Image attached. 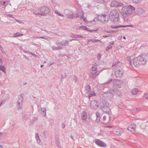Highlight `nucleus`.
<instances>
[{"label":"nucleus","mask_w":148,"mask_h":148,"mask_svg":"<svg viewBox=\"0 0 148 148\" xmlns=\"http://www.w3.org/2000/svg\"><path fill=\"white\" fill-rule=\"evenodd\" d=\"M135 10V8L130 5L123 7L122 10L124 20L126 21H130L131 19L130 16L133 14V12Z\"/></svg>","instance_id":"1"},{"label":"nucleus","mask_w":148,"mask_h":148,"mask_svg":"<svg viewBox=\"0 0 148 148\" xmlns=\"http://www.w3.org/2000/svg\"><path fill=\"white\" fill-rule=\"evenodd\" d=\"M111 18V20L113 22L116 23L119 22V13L118 11L116 10H113L111 11L109 14Z\"/></svg>","instance_id":"2"},{"label":"nucleus","mask_w":148,"mask_h":148,"mask_svg":"<svg viewBox=\"0 0 148 148\" xmlns=\"http://www.w3.org/2000/svg\"><path fill=\"white\" fill-rule=\"evenodd\" d=\"M40 15L41 16H46L50 13L51 10L47 6H44L39 8Z\"/></svg>","instance_id":"3"},{"label":"nucleus","mask_w":148,"mask_h":148,"mask_svg":"<svg viewBox=\"0 0 148 148\" xmlns=\"http://www.w3.org/2000/svg\"><path fill=\"white\" fill-rule=\"evenodd\" d=\"M114 90H108L107 92H103L102 94V97L105 99H112L114 97Z\"/></svg>","instance_id":"4"},{"label":"nucleus","mask_w":148,"mask_h":148,"mask_svg":"<svg viewBox=\"0 0 148 148\" xmlns=\"http://www.w3.org/2000/svg\"><path fill=\"white\" fill-rule=\"evenodd\" d=\"M82 121L89 125L90 124V117L88 114H87V112L85 111H83L82 114Z\"/></svg>","instance_id":"5"},{"label":"nucleus","mask_w":148,"mask_h":148,"mask_svg":"<svg viewBox=\"0 0 148 148\" xmlns=\"http://www.w3.org/2000/svg\"><path fill=\"white\" fill-rule=\"evenodd\" d=\"M123 69L120 66L117 65L114 70L115 76L116 77H121L123 76Z\"/></svg>","instance_id":"6"},{"label":"nucleus","mask_w":148,"mask_h":148,"mask_svg":"<svg viewBox=\"0 0 148 148\" xmlns=\"http://www.w3.org/2000/svg\"><path fill=\"white\" fill-rule=\"evenodd\" d=\"M110 16L109 15L104 14H100L98 16V20L101 22H107L110 19Z\"/></svg>","instance_id":"7"},{"label":"nucleus","mask_w":148,"mask_h":148,"mask_svg":"<svg viewBox=\"0 0 148 148\" xmlns=\"http://www.w3.org/2000/svg\"><path fill=\"white\" fill-rule=\"evenodd\" d=\"M137 57L141 65H144L146 64L147 62V56L145 54L140 55Z\"/></svg>","instance_id":"8"},{"label":"nucleus","mask_w":148,"mask_h":148,"mask_svg":"<svg viewBox=\"0 0 148 148\" xmlns=\"http://www.w3.org/2000/svg\"><path fill=\"white\" fill-rule=\"evenodd\" d=\"M23 94H21L18 97L17 99V106L18 108L21 109L22 107L23 102Z\"/></svg>","instance_id":"9"},{"label":"nucleus","mask_w":148,"mask_h":148,"mask_svg":"<svg viewBox=\"0 0 148 148\" xmlns=\"http://www.w3.org/2000/svg\"><path fill=\"white\" fill-rule=\"evenodd\" d=\"M90 106L91 108L94 109H97L99 106L97 101L95 100L92 101L90 102Z\"/></svg>","instance_id":"10"},{"label":"nucleus","mask_w":148,"mask_h":148,"mask_svg":"<svg viewBox=\"0 0 148 148\" xmlns=\"http://www.w3.org/2000/svg\"><path fill=\"white\" fill-rule=\"evenodd\" d=\"M112 84L114 87L115 88L121 87V81L118 79L114 80L112 82Z\"/></svg>","instance_id":"11"},{"label":"nucleus","mask_w":148,"mask_h":148,"mask_svg":"<svg viewBox=\"0 0 148 148\" xmlns=\"http://www.w3.org/2000/svg\"><path fill=\"white\" fill-rule=\"evenodd\" d=\"M109 106L105 107L101 106L100 108L105 113H107L109 115H110L111 114V112L110 108H109Z\"/></svg>","instance_id":"12"},{"label":"nucleus","mask_w":148,"mask_h":148,"mask_svg":"<svg viewBox=\"0 0 148 148\" xmlns=\"http://www.w3.org/2000/svg\"><path fill=\"white\" fill-rule=\"evenodd\" d=\"M123 4L121 3H119L116 1H112L110 5L111 7H118L122 6Z\"/></svg>","instance_id":"13"},{"label":"nucleus","mask_w":148,"mask_h":148,"mask_svg":"<svg viewBox=\"0 0 148 148\" xmlns=\"http://www.w3.org/2000/svg\"><path fill=\"white\" fill-rule=\"evenodd\" d=\"M95 143L101 147H106V145L102 141L99 140H96L95 141Z\"/></svg>","instance_id":"14"},{"label":"nucleus","mask_w":148,"mask_h":148,"mask_svg":"<svg viewBox=\"0 0 148 148\" xmlns=\"http://www.w3.org/2000/svg\"><path fill=\"white\" fill-rule=\"evenodd\" d=\"M133 64L135 67H138L140 65H141L138 60V57H137L134 58L133 60Z\"/></svg>","instance_id":"15"},{"label":"nucleus","mask_w":148,"mask_h":148,"mask_svg":"<svg viewBox=\"0 0 148 148\" xmlns=\"http://www.w3.org/2000/svg\"><path fill=\"white\" fill-rule=\"evenodd\" d=\"M136 128V125L133 123L128 126L127 130L130 131H132L135 130Z\"/></svg>","instance_id":"16"},{"label":"nucleus","mask_w":148,"mask_h":148,"mask_svg":"<svg viewBox=\"0 0 148 148\" xmlns=\"http://www.w3.org/2000/svg\"><path fill=\"white\" fill-rule=\"evenodd\" d=\"M84 16V14L83 12L81 10H77L76 12V18H82V16Z\"/></svg>","instance_id":"17"},{"label":"nucleus","mask_w":148,"mask_h":148,"mask_svg":"<svg viewBox=\"0 0 148 148\" xmlns=\"http://www.w3.org/2000/svg\"><path fill=\"white\" fill-rule=\"evenodd\" d=\"M99 71H92L90 73V77L94 79L96 78V76L98 75L99 74Z\"/></svg>","instance_id":"18"},{"label":"nucleus","mask_w":148,"mask_h":148,"mask_svg":"<svg viewBox=\"0 0 148 148\" xmlns=\"http://www.w3.org/2000/svg\"><path fill=\"white\" fill-rule=\"evenodd\" d=\"M79 29L84 30H86L88 31H90L91 32H92V31H97V29H91V30H89L88 28H87L86 26L80 27H79Z\"/></svg>","instance_id":"19"},{"label":"nucleus","mask_w":148,"mask_h":148,"mask_svg":"<svg viewBox=\"0 0 148 148\" xmlns=\"http://www.w3.org/2000/svg\"><path fill=\"white\" fill-rule=\"evenodd\" d=\"M109 106V103L106 100H104L102 101L101 102V106L106 107Z\"/></svg>","instance_id":"20"},{"label":"nucleus","mask_w":148,"mask_h":148,"mask_svg":"<svg viewBox=\"0 0 148 148\" xmlns=\"http://www.w3.org/2000/svg\"><path fill=\"white\" fill-rule=\"evenodd\" d=\"M60 44L62 46H68L69 45V42L67 40H63L60 42Z\"/></svg>","instance_id":"21"},{"label":"nucleus","mask_w":148,"mask_h":148,"mask_svg":"<svg viewBox=\"0 0 148 148\" xmlns=\"http://www.w3.org/2000/svg\"><path fill=\"white\" fill-rule=\"evenodd\" d=\"M97 64H95L92 65L91 69L92 71H97Z\"/></svg>","instance_id":"22"},{"label":"nucleus","mask_w":148,"mask_h":148,"mask_svg":"<svg viewBox=\"0 0 148 148\" xmlns=\"http://www.w3.org/2000/svg\"><path fill=\"white\" fill-rule=\"evenodd\" d=\"M91 87L89 85H88L85 87V92L87 93H89L91 91Z\"/></svg>","instance_id":"23"},{"label":"nucleus","mask_w":148,"mask_h":148,"mask_svg":"<svg viewBox=\"0 0 148 148\" xmlns=\"http://www.w3.org/2000/svg\"><path fill=\"white\" fill-rule=\"evenodd\" d=\"M111 118V116H109V121H108V120L107 121L106 120V116H104L103 118V123L104 124H106V123H108L109 122V121H110Z\"/></svg>","instance_id":"24"},{"label":"nucleus","mask_w":148,"mask_h":148,"mask_svg":"<svg viewBox=\"0 0 148 148\" xmlns=\"http://www.w3.org/2000/svg\"><path fill=\"white\" fill-rule=\"evenodd\" d=\"M88 42H92L93 43H95V42H101V41H100V40H98L97 39H88Z\"/></svg>","instance_id":"25"},{"label":"nucleus","mask_w":148,"mask_h":148,"mask_svg":"<svg viewBox=\"0 0 148 148\" xmlns=\"http://www.w3.org/2000/svg\"><path fill=\"white\" fill-rule=\"evenodd\" d=\"M96 115L97 117V119L96 120V121L97 122H99L100 120V114H99L98 112H97L96 113Z\"/></svg>","instance_id":"26"},{"label":"nucleus","mask_w":148,"mask_h":148,"mask_svg":"<svg viewBox=\"0 0 148 148\" xmlns=\"http://www.w3.org/2000/svg\"><path fill=\"white\" fill-rule=\"evenodd\" d=\"M68 14L69 17L70 18H72L75 17V16L73 14L72 11H71L69 12Z\"/></svg>","instance_id":"27"},{"label":"nucleus","mask_w":148,"mask_h":148,"mask_svg":"<svg viewBox=\"0 0 148 148\" xmlns=\"http://www.w3.org/2000/svg\"><path fill=\"white\" fill-rule=\"evenodd\" d=\"M41 114L43 116H45L46 115V110L44 108H41Z\"/></svg>","instance_id":"28"},{"label":"nucleus","mask_w":148,"mask_h":148,"mask_svg":"<svg viewBox=\"0 0 148 148\" xmlns=\"http://www.w3.org/2000/svg\"><path fill=\"white\" fill-rule=\"evenodd\" d=\"M36 38H40L42 39H45L47 40H49L50 39V37L46 36H42L40 37H36Z\"/></svg>","instance_id":"29"},{"label":"nucleus","mask_w":148,"mask_h":148,"mask_svg":"<svg viewBox=\"0 0 148 148\" xmlns=\"http://www.w3.org/2000/svg\"><path fill=\"white\" fill-rule=\"evenodd\" d=\"M0 70L2 71L5 74L6 73L5 69L3 65H0Z\"/></svg>","instance_id":"30"},{"label":"nucleus","mask_w":148,"mask_h":148,"mask_svg":"<svg viewBox=\"0 0 148 148\" xmlns=\"http://www.w3.org/2000/svg\"><path fill=\"white\" fill-rule=\"evenodd\" d=\"M35 137L37 142L38 143H39L40 142V140L38 134V133L36 134Z\"/></svg>","instance_id":"31"},{"label":"nucleus","mask_w":148,"mask_h":148,"mask_svg":"<svg viewBox=\"0 0 148 148\" xmlns=\"http://www.w3.org/2000/svg\"><path fill=\"white\" fill-rule=\"evenodd\" d=\"M114 90V93H113V95L114 94L115 95L116 94L117 95H118L119 96H120V95H121V92H120L118 90Z\"/></svg>","instance_id":"32"},{"label":"nucleus","mask_w":148,"mask_h":148,"mask_svg":"<svg viewBox=\"0 0 148 148\" xmlns=\"http://www.w3.org/2000/svg\"><path fill=\"white\" fill-rule=\"evenodd\" d=\"M96 93L94 92H92L88 95L89 98L90 99V98L92 96H95L96 95Z\"/></svg>","instance_id":"33"},{"label":"nucleus","mask_w":148,"mask_h":148,"mask_svg":"<svg viewBox=\"0 0 148 148\" xmlns=\"http://www.w3.org/2000/svg\"><path fill=\"white\" fill-rule=\"evenodd\" d=\"M52 49L54 50H58L59 49L61 50L62 49V48L61 47H52Z\"/></svg>","instance_id":"34"},{"label":"nucleus","mask_w":148,"mask_h":148,"mask_svg":"<svg viewBox=\"0 0 148 148\" xmlns=\"http://www.w3.org/2000/svg\"><path fill=\"white\" fill-rule=\"evenodd\" d=\"M138 91V89L136 88L134 89L132 91V93L133 95H136Z\"/></svg>","instance_id":"35"},{"label":"nucleus","mask_w":148,"mask_h":148,"mask_svg":"<svg viewBox=\"0 0 148 148\" xmlns=\"http://www.w3.org/2000/svg\"><path fill=\"white\" fill-rule=\"evenodd\" d=\"M32 12L35 15H40V12H38V11L36 10H33Z\"/></svg>","instance_id":"36"},{"label":"nucleus","mask_w":148,"mask_h":148,"mask_svg":"<svg viewBox=\"0 0 148 148\" xmlns=\"http://www.w3.org/2000/svg\"><path fill=\"white\" fill-rule=\"evenodd\" d=\"M119 62L117 60H116V61H114L113 62V64L112 65V67L116 65H117L119 63Z\"/></svg>","instance_id":"37"},{"label":"nucleus","mask_w":148,"mask_h":148,"mask_svg":"<svg viewBox=\"0 0 148 148\" xmlns=\"http://www.w3.org/2000/svg\"><path fill=\"white\" fill-rule=\"evenodd\" d=\"M123 25L116 26L114 27L111 26V27L113 29H117L120 27H123Z\"/></svg>","instance_id":"38"},{"label":"nucleus","mask_w":148,"mask_h":148,"mask_svg":"<svg viewBox=\"0 0 148 148\" xmlns=\"http://www.w3.org/2000/svg\"><path fill=\"white\" fill-rule=\"evenodd\" d=\"M55 12L56 14H57L59 16L62 17L64 16V15L63 14H60V13L58 12L57 10L55 11Z\"/></svg>","instance_id":"39"},{"label":"nucleus","mask_w":148,"mask_h":148,"mask_svg":"<svg viewBox=\"0 0 148 148\" xmlns=\"http://www.w3.org/2000/svg\"><path fill=\"white\" fill-rule=\"evenodd\" d=\"M19 33L18 32L15 33L13 35L14 37H19Z\"/></svg>","instance_id":"40"},{"label":"nucleus","mask_w":148,"mask_h":148,"mask_svg":"<svg viewBox=\"0 0 148 148\" xmlns=\"http://www.w3.org/2000/svg\"><path fill=\"white\" fill-rule=\"evenodd\" d=\"M141 0H133V1L134 3H138L140 2Z\"/></svg>","instance_id":"41"},{"label":"nucleus","mask_w":148,"mask_h":148,"mask_svg":"<svg viewBox=\"0 0 148 148\" xmlns=\"http://www.w3.org/2000/svg\"><path fill=\"white\" fill-rule=\"evenodd\" d=\"M112 47L111 46H108L106 48V51H108V50L111 49Z\"/></svg>","instance_id":"42"},{"label":"nucleus","mask_w":148,"mask_h":148,"mask_svg":"<svg viewBox=\"0 0 148 148\" xmlns=\"http://www.w3.org/2000/svg\"><path fill=\"white\" fill-rule=\"evenodd\" d=\"M112 81V79H110L106 83V84H109L111 83V82Z\"/></svg>","instance_id":"43"},{"label":"nucleus","mask_w":148,"mask_h":148,"mask_svg":"<svg viewBox=\"0 0 148 148\" xmlns=\"http://www.w3.org/2000/svg\"><path fill=\"white\" fill-rule=\"evenodd\" d=\"M124 27H133L134 26L132 25H123Z\"/></svg>","instance_id":"44"},{"label":"nucleus","mask_w":148,"mask_h":148,"mask_svg":"<svg viewBox=\"0 0 148 148\" xmlns=\"http://www.w3.org/2000/svg\"><path fill=\"white\" fill-rule=\"evenodd\" d=\"M29 53L31 54L32 56H34V57H35L36 58V57H37V56L36 55V54H35L34 53H33L31 52H29Z\"/></svg>","instance_id":"45"},{"label":"nucleus","mask_w":148,"mask_h":148,"mask_svg":"<svg viewBox=\"0 0 148 148\" xmlns=\"http://www.w3.org/2000/svg\"><path fill=\"white\" fill-rule=\"evenodd\" d=\"M82 18H80L81 19H82L85 22L86 21V18H84V16H82Z\"/></svg>","instance_id":"46"},{"label":"nucleus","mask_w":148,"mask_h":148,"mask_svg":"<svg viewBox=\"0 0 148 148\" xmlns=\"http://www.w3.org/2000/svg\"><path fill=\"white\" fill-rule=\"evenodd\" d=\"M33 122L34 123L35 121L37 120V118L36 117H33Z\"/></svg>","instance_id":"47"},{"label":"nucleus","mask_w":148,"mask_h":148,"mask_svg":"<svg viewBox=\"0 0 148 148\" xmlns=\"http://www.w3.org/2000/svg\"><path fill=\"white\" fill-rule=\"evenodd\" d=\"M139 11H140L141 12H140L141 13H143L144 12V10L142 8L140 9H139Z\"/></svg>","instance_id":"48"},{"label":"nucleus","mask_w":148,"mask_h":148,"mask_svg":"<svg viewBox=\"0 0 148 148\" xmlns=\"http://www.w3.org/2000/svg\"><path fill=\"white\" fill-rule=\"evenodd\" d=\"M101 57V55L100 54H98V56H97V58L99 60L100 58Z\"/></svg>","instance_id":"49"},{"label":"nucleus","mask_w":148,"mask_h":148,"mask_svg":"<svg viewBox=\"0 0 148 148\" xmlns=\"http://www.w3.org/2000/svg\"><path fill=\"white\" fill-rule=\"evenodd\" d=\"M114 41H112V42H110V46H111V45H113L114 44Z\"/></svg>","instance_id":"50"},{"label":"nucleus","mask_w":148,"mask_h":148,"mask_svg":"<svg viewBox=\"0 0 148 148\" xmlns=\"http://www.w3.org/2000/svg\"><path fill=\"white\" fill-rule=\"evenodd\" d=\"M98 18H97L95 17L93 21H95V23H96V21H97Z\"/></svg>","instance_id":"51"},{"label":"nucleus","mask_w":148,"mask_h":148,"mask_svg":"<svg viewBox=\"0 0 148 148\" xmlns=\"http://www.w3.org/2000/svg\"><path fill=\"white\" fill-rule=\"evenodd\" d=\"M65 127V125L64 123H62V127L63 128H64Z\"/></svg>","instance_id":"52"},{"label":"nucleus","mask_w":148,"mask_h":148,"mask_svg":"<svg viewBox=\"0 0 148 148\" xmlns=\"http://www.w3.org/2000/svg\"><path fill=\"white\" fill-rule=\"evenodd\" d=\"M77 36L78 38H83V37L82 36L80 35H77Z\"/></svg>","instance_id":"53"},{"label":"nucleus","mask_w":148,"mask_h":148,"mask_svg":"<svg viewBox=\"0 0 148 148\" xmlns=\"http://www.w3.org/2000/svg\"><path fill=\"white\" fill-rule=\"evenodd\" d=\"M3 62L2 60L0 58V64H2Z\"/></svg>","instance_id":"54"},{"label":"nucleus","mask_w":148,"mask_h":148,"mask_svg":"<svg viewBox=\"0 0 148 148\" xmlns=\"http://www.w3.org/2000/svg\"><path fill=\"white\" fill-rule=\"evenodd\" d=\"M147 95H148V94L147 92H145L144 94L143 97H145V96Z\"/></svg>","instance_id":"55"},{"label":"nucleus","mask_w":148,"mask_h":148,"mask_svg":"<svg viewBox=\"0 0 148 148\" xmlns=\"http://www.w3.org/2000/svg\"><path fill=\"white\" fill-rule=\"evenodd\" d=\"M71 138L73 140V141H74L75 140H74V138H73V136H72V135H71Z\"/></svg>","instance_id":"56"},{"label":"nucleus","mask_w":148,"mask_h":148,"mask_svg":"<svg viewBox=\"0 0 148 148\" xmlns=\"http://www.w3.org/2000/svg\"><path fill=\"white\" fill-rule=\"evenodd\" d=\"M139 109V108H137L134 109V111H136Z\"/></svg>","instance_id":"57"},{"label":"nucleus","mask_w":148,"mask_h":148,"mask_svg":"<svg viewBox=\"0 0 148 148\" xmlns=\"http://www.w3.org/2000/svg\"><path fill=\"white\" fill-rule=\"evenodd\" d=\"M2 76V73L1 71H0V77L1 76Z\"/></svg>","instance_id":"58"},{"label":"nucleus","mask_w":148,"mask_h":148,"mask_svg":"<svg viewBox=\"0 0 148 148\" xmlns=\"http://www.w3.org/2000/svg\"><path fill=\"white\" fill-rule=\"evenodd\" d=\"M19 36H23V34H20L19 33Z\"/></svg>","instance_id":"59"},{"label":"nucleus","mask_w":148,"mask_h":148,"mask_svg":"<svg viewBox=\"0 0 148 148\" xmlns=\"http://www.w3.org/2000/svg\"><path fill=\"white\" fill-rule=\"evenodd\" d=\"M76 40L75 39H72L70 40V41H72V40Z\"/></svg>","instance_id":"60"},{"label":"nucleus","mask_w":148,"mask_h":148,"mask_svg":"<svg viewBox=\"0 0 148 148\" xmlns=\"http://www.w3.org/2000/svg\"><path fill=\"white\" fill-rule=\"evenodd\" d=\"M74 80H75V81H77L76 78V77H75L74 78Z\"/></svg>","instance_id":"61"},{"label":"nucleus","mask_w":148,"mask_h":148,"mask_svg":"<svg viewBox=\"0 0 148 148\" xmlns=\"http://www.w3.org/2000/svg\"><path fill=\"white\" fill-rule=\"evenodd\" d=\"M9 16L11 18H12V15H10Z\"/></svg>","instance_id":"62"},{"label":"nucleus","mask_w":148,"mask_h":148,"mask_svg":"<svg viewBox=\"0 0 148 148\" xmlns=\"http://www.w3.org/2000/svg\"><path fill=\"white\" fill-rule=\"evenodd\" d=\"M0 148H3L2 146L0 145Z\"/></svg>","instance_id":"63"},{"label":"nucleus","mask_w":148,"mask_h":148,"mask_svg":"<svg viewBox=\"0 0 148 148\" xmlns=\"http://www.w3.org/2000/svg\"><path fill=\"white\" fill-rule=\"evenodd\" d=\"M146 99L148 100V96L145 98Z\"/></svg>","instance_id":"64"}]
</instances>
